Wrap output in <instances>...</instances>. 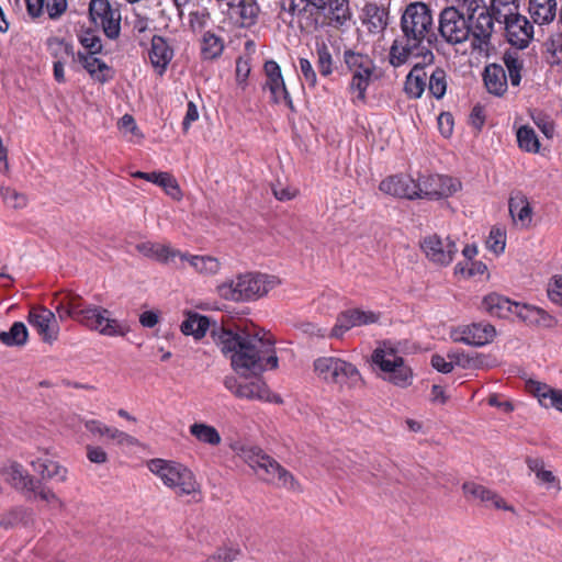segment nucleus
Here are the masks:
<instances>
[{"label": "nucleus", "mask_w": 562, "mask_h": 562, "mask_svg": "<svg viewBox=\"0 0 562 562\" xmlns=\"http://www.w3.org/2000/svg\"><path fill=\"white\" fill-rule=\"evenodd\" d=\"M327 9L328 24L335 29L347 26L352 19L348 0H330Z\"/></svg>", "instance_id": "nucleus-31"}, {"label": "nucleus", "mask_w": 562, "mask_h": 562, "mask_svg": "<svg viewBox=\"0 0 562 562\" xmlns=\"http://www.w3.org/2000/svg\"><path fill=\"white\" fill-rule=\"evenodd\" d=\"M429 93L436 99H442L447 91V74L446 71L437 67L432 70L428 81Z\"/></svg>", "instance_id": "nucleus-47"}, {"label": "nucleus", "mask_w": 562, "mask_h": 562, "mask_svg": "<svg viewBox=\"0 0 562 562\" xmlns=\"http://www.w3.org/2000/svg\"><path fill=\"white\" fill-rule=\"evenodd\" d=\"M268 394L269 390L266 383L260 379H256L250 382H241L236 397L246 400H269Z\"/></svg>", "instance_id": "nucleus-42"}, {"label": "nucleus", "mask_w": 562, "mask_h": 562, "mask_svg": "<svg viewBox=\"0 0 562 562\" xmlns=\"http://www.w3.org/2000/svg\"><path fill=\"white\" fill-rule=\"evenodd\" d=\"M487 9L493 13L496 21H501L518 13L519 0H491Z\"/></svg>", "instance_id": "nucleus-46"}, {"label": "nucleus", "mask_w": 562, "mask_h": 562, "mask_svg": "<svg viewBox=\"0 0 562 562\" xmlns=\"http://www.w3.org/2000/svg\"><path fill=\"white\" fill-rule=\"evenodd\" d=\"M1 196L5 205L12 209H22L27 203L24 194L9 187L1 189Z\"/></svg>", "instance_id": "nucleus-51"}, {"label": "nucleus", "mask_w": 562, "mask_h": 562, "mask_svg": "<svg viewBox=\"0 0 562 562\" xmlns=\"http://www.w3.org/2000/svg\"><path fill=\"white\" fill-rule=\"evenodd\" d=\"M317 68L322 76L328 77L333 74V56L325 43L316 45Z\"/></svg>", "instance_id": "nucleus-48"}, {"label": "nucleus", "mask_w": 562, "mask_h": 562, "mask_svg": "<svg viewBox=\"0 0 562 562\" xmlns=\"http://www.w3.org/2000/svg\"><path fill=\"white\" fill-rule=\"evenodd\" d=\"M438 127L443 137H449L453 131V116L449 112H443L438 117Z\"/></svg>", "instance_id": "nucleus-62"}, {"label": "nucleus", "mask_w": 562, "mask_h": 562, "mask_svg": "<svg viewBox=\"0 0 562 562\" xmlns=\"http://www.w3.org/2000/svg\"><path fill=\"white\" fill-rule=\"evenodd\" d=\"M212 336L232 368L239 374L259 375L268 369L278 368L274 344L270 338L251 334L245 329H227L214 325Z\"/></svg>", "instance_id": "nucleus-1"}, {"label": "nucleus", "mask_w": 562, "mask_h": 562, "mask_svg": "<svg viewBox=\"0 0 562 562\" xmlns=\"http://www.w3.org/2000/svg\"><path fill=\"white\" fill-rule=\"evenodd\" d=\"M504 64L508 71V78L513 87H518L521 81L522 60L517 52H506L503 56Z\"/></svg>", "instance_id": "nucleus-44"}, {"label": "nucleus", "mask_w": 562, "mask_h": 562, "mask_svg": "<svg viewBox=\"0 0 562 562\" xmlns=\"http://www.w3.org/2000/svg\"><path fill=\"white\" fill-rule=\"evenodd\" d=\"M31 467L37 472L42 480L57 479L65 482L67 479V469L61 467L58 462L49 459H36L30 462Z\"/></svg>", "instance_id": "nucleus-36"}, {"label": "nucleus", "mask_w": 562, "mask_h": 562, "mask_svg": "<svg viewBox=\"0 0 562 562\" xmlns=\"http://www.w3.org/2000/svg\"><path fill=\"white\" fill-rule=\"evenodd\" d=\"M487 267L482 261H465L464 263L459 262L454 267V273L456 274H462L468 278L475 277V276H482L486 272Z\"/></svg>", "instance_id": "nucleus-50"}, {"label": "nucleus", "mask_w": 562, "mask_h": 562, "mask_svg": "<svg viewBox=\"0 0 562 562\" xmlns=\"http://www.w3.org/2000/svg\"><path fill=\"white\" fill-rule=\"evenodd\" d=\"M434 25L430 9L424 2L409 3L401 16V32L391 48L390 64L393 67L404 65L412 55L423 56L425 65L434 61V54L424 43H431Z\"/></svg>", "instance_id": "nucleus-2"}, {"label": "nucleus", "mask_w": 562, "mask_h": 562, "mask_svg": "<svg viewBox=\"0 0 562 562\" xmlns=\"http://www.w3.org/2000/svg\"><path fill=\"white\" fill-rule=\"evenodd\" d=\"M47 0H25L27 14L32 19H37L43 15L46 10Z\"/></svg>", "instance_id": "nucleus-63"}, {"label": "nucleus", "mask_w": 562, "mask_h": 562, "mask_svg": "<svg viewBox=\"0 0 562 562\" xmlns=\"http://www.w3.org/2000/svg\"><path fill=\"white\" fill-rule=\"evenodd\" d=\"M4 475L15 490L23 493H35L41 486V480L31 476L19 463H12L4 469Z\"/></svg>", "instance_id": "nucleus-25"}, {"label": "nucleus", "mask_w": 562, "mask_h": 562, "mask_svg": "<svg viewBox=\"0 0 562 562\" xmlns=\"http://www.w3.org/2000/svg\"><path fill=\"white\" fill-rule=\"evenodd\" d=\"M190 434L200 442L215 447L222 441L217 429L204 423H194L189 428Z\"/></svg>", "instance_id": "nucleus-39"}, {"label": "nucleus", "mask_w": 562, "mask_h": 562, "mask_svg": "<svg viewBox=\"0 0 562 562\" xmlns=\"http://www.w3.org/2000/svg\"><path fill=\"white\" fill-rule=\"evenodd\" d=\"M516 303L501 294L491 293L483 299L482 308L492 316L507 318L514 315Z\"/></svg>", "instance_id": "nucleus-27"}, {"label": "nucleus", "mask_w": 562, "mask_h": 562, "mask_svg": "<svg viewBox=\"0 0 562 562\" xmlns=\"http://www.w3.org/2000/svg\"><path fill=\"white\" fill-rule=\"evenodd\" d=\"M136 249L145 257L167 263L175 257H180V250L171 248L169 245L145 241L136 246Z\"/></svg>", "instance_id": "nucleus-29"}, {"label": "nucleus", "mask_w": 562, "mask_h": 562, "mask_svg": "<svg viewBox=\"0 0 562 562\" xmlns=\"http://www.w3.org/2000/svg\"><path fill=\"white\" fill-rule=\"evenodd\" d=\"M548 295L552 302L562 305V276L553 278L548 289Z\"/></svg>", "instance_id": "nucleus-61"}, {"label": "nucleus", "mask_w": 562, "mask_h": 562, "mask_svg": "<svg viewBox=\"0 0 562 562\" xmlns=\"http://www.w3.org/2000/svg\"><path fill=\"white\" fill-rule=\"evenodd\" d=\"M460 189V182L449 176H419L416 180V199L437 200L451 196Z\"/></svg>", "instance_id": "nucleus-13"}, {"label": "nucleus", "mask_w": 562, "mask_h": 562, "mask_svg": "<svg viewBox=\"0 0 562 562\" xmlns=\"http://www.w3.org/2000/svg\"><path fill=\"white\" fill-rule=\"evenodd\" d=\"M224 40L213 33L206 31L201 38L200 54L203 60H213L218 58L224 50Z\"/></svg>", "instance_id": "nucleus-37"}, {"label": "nucleus", "mask_w": 562, "mask_h": 562, "mask_svg": "<svg viewBox=\"0 0 562 562\" xmlns=\"http://www.w3.org/2000/svg\"><path fill=\"white\" fill-rule=\"evenodd\" d=\"M148 58L155 71L162 76L173 58V48L160 35H154L148 50Z\"/></svg>", "instance_id": "nucleus-22"}, {"label": "nucleus", "mask_w": 562, "mask_h": 562, "mask_svg": "<svg viewBox=\"0 0 562 562\" xmlns=\"http://www.w3.org/2000/svg\"><path fill=\"white\" fill-rule=\"evenodd\" d=\"M427 72L425 66L416 64L406 76L404 90L412 99H419L426 88Z\"/></svg>", "instance_id": "nucleus-33"}, {"label": "nucleus", "mask_w": 562, "mask_h": 562, "mask_svg": "<svg viewBox=\"0 0 562 562\" xmlns=\"http://www.w3.org/2000/svg\"><path fill=\"white\" fill-rule=\"evenodd\" d=\"M514 315L529 325L544 324L549 318V315L542 308L518 302L516 303Z\"/></svg>", "instance_id": "nucleus-41"}, {"label": "nucleus", "mask_w": 562, "mask_h": 562, "mask_svg": "<svg viewBox=\"0 0 562 562\" xmlns=\"http://www.w3.org/2000/svg\"><path fill=\"white\" fill-rule=\"evenodd\" d=\"M29 330L24 323L14 322L8 331L0 333V341L9 347H22L26 344Z\"/></svg>", "instance_id": "nucleus-40"}, {"label": "nucleus", "mask_w": 562, "mask_h": 562, "mask_svg": "<svg viewBox=\"0 0 562 562\" xmlns=\"http://www.w3.org/2000/svg\"><path fill=\"white\" fill-rule=\"evenodd\" d=\"M487 245L494 252H503L505 249V238L499 229L493 228L490 233Z\"/></svg>", "instance_id": "nucleus-60"}, {"label": "nucleus", "mask_w": 562, "mask_h": 562, "mask_svg": "<svg viewBox=\"0 0 562 562\" xmlns=\"http://www.w3.org/2000/svg\"><path fill=\"white\" fill-rule=\"evenodd\" d=\"M229 18L235 25L250 29L258 23L260 7L256 0H228Z\"/></svg>", "instance_id": "nucleus-19"}, {"label": "nucleus", "mask_w": 562, "mask_h": 562, "mask_svg": "<svg viewBox=\"0 0 562 562\" xmlns=\"http://www.w3.org/2000/svg\"><path fill=\"white\" fill-rule=\"evenodd\" d=\"M89 13L95 25L102 27L110 40H115L121 33V12L109 0H90Z\"/></svg>", "instance_id": "nucleus-14"}, {"label": "nucleus", "mask_w": 562, "mask_h": 562, "mask_svg": "<svg viewBox=\"0 0 562 562\" xmlns=\"http://www.w3.org/2000/svg\"><path fill=\"white\" fill-rule=\"evenodd\" d=\"M67 8V0H47L45 12L50 20H57L66 12Z\"/></svg>", "instance_id": "nucleus-57"}, {"label": "nucleus", "mask_w": 562, "mask_h": 562, "mask_svg": "<svg viewBox=\"0 0 562 562\" xmlns=\"http://www.w3.org/2000/svg\"><path fill=\"white\" fill-rule=\"evenodd\" d=\"M495 335L496 330L493 325L488 323H473L456 329L452 338L454 341L481 347L491 342Z\"/></svg>", "instance_id": "nucleus-18"}, {"label": "nucleus", "mask_w": 562, "mask_h": 562, "mask_svg": "<svg viewBox=\"0 0 562 562\" xmlns=\"http://www.w3.org/2000/svg\"><path fill=\"white\" fill-rule=\"evenodd\" d=\"M439 33L450 45L463 44L471 37L469 13L467 16L456 7L445 8L439 14Z\"/></svg>", "instance_id": "nucleus-12"}, {"label": "nucleus", "mask_w": 562, "mask_h": 562, "mask_svg": "<svg viewBox=\"0 0 562 562\" xmlns=\"http://www.w3.org/2000/svg\"><path fill=\"white\" fill-rule=\"evenodd\" d=\"M504 23L508 43L518 49L526 48L533 36V25L528 19L515 13L504 19Z\"/></svg>", "instance_id": "nucleus-17"}, {"label": "nucleus", "mask_w": 562, "mask_h": 562, "mask_svg": "<svg viewBox=\"0 0 562 562\" xmlns=\"http://www.w3.org/2000/svg\"><path fill=\"white\" fill-rule=\"evenodd\" d=\"M528 10L535 23L549 24L557 15V0H529Z\"/></svg>", "instance_id": "nucleus-28"}, {"label": "nucleus", "mask_w": 562, "mask_h": 562, "mask_svg": "<svg viewBox=\"0 0 562 562\" xmlns=\"http://www.w3.org/2000/svg\"><path fill=\"white\" fill-rule=\"evenodd\" d=\"M314 372L326 384L338 385L340 389H356L363 384L357 367L338 357H319L314 360Z\"/></svg>", "instance_id": "nucleus-8"}, {"label": "nucleus", "mask_w": 562, "mask_h": 562, "mask_svg": "<svg viewBox=\"0 0 562 562\" xmlns=\"http://www.w3.org/2000/svg\"><path fill=\"white\" fill-rule=\"evenodd\" d=\"M239 554L240 550L238 548H222L205 562H233Z\"/></svg>", "instance_id": "nucleus-55"}, {"label": "nucleus", "mask_w": 562, "mask_h": 562, "mask_svg": "<svg viewBox=\"0 0 562 562\" xmlns=\"http://www.w3.org/2000/svg\"><path fill=\"white\" fill-rule=\"evenodd\" d=\"M532 122L548 138L552 139L555 135V124L553 120L543 112L536 111L531 114Z\"/></svg>", "instance_id": "nucleus-49"}, {"label": "nucleus", "mask_w": 562, "mask_h": 562, "mask_svg": "<svg viewBox=\"0 0 562 562\" xmlns=\"http://www.w3.org/2000/svg\"><path fill=\"white\" fill-rule=\"evenodd\" d=\"M149 182L161 187L172 199L179 200L181 198V191L177 180L168 172L154 171Z\"/></svg>", "instance_id": "nucleus-43"}, {"label": "nucleus", "mask_w": 562, "mask_h": 562, "mask_svg": "<svg viewBox=\"0 0 562 562\" xmlns=\"http://www.w3.org/2000/svg\"><path fill=\"white\" fill-rule=\"evenodd\" d=\"M401 351V344H394L390 340L383 341L374 349L371 359L381 371L387 373L386 379L391 383L405 387L412 383L413 373L400 356Z\"/></svg>", "instance_id": "nucleus-9"}, {"label": "nucleus", "mask_w": 562, "mask_h": 562, "mask_svg": "<svg viewBox=\"0 0 562 562\" xmlns=\"http://www.w3.org/2000/svg\"><path fill=\"white\" fill-rule=\"evenodd\" d=\"M344 64L351 78L348 90L353 94L352 103H363L367 100V91L375 78V63L368 55L353 49L344 52Z\"/></svg>", "instance_id": "nucleus-6"}, {"label": "nucleus", "mask_w": 562, "mask_h": 562, "mask_svg": "<svg viewBox=\"0 0 562 562\" xmlns=\"http://www.w3.org/2000/svg\"><path fill=\"white\" fill-rule=\"evenodd\" d=\"M263 68L267 76L265 88L269 89L272 101L274 103L284 101L293 110L292 99L286 90L280 66L274 60H268Z\"/></svg>", "instance_id": "nucleus-20"}, {"label": "nucleus", "mask_w": 562, "mask_h": 562, "mask_svg": "<svg viewBox=\"0 0 562 562\" xmlns=\"http://www.w3.org/2000/svg\"><path fill=\"white\" fill-rule=\"evenodd\" d=\"M299 67L301 77L304 81L311 87L314 88L317 85V76L316 72L307 58H299Z\"/></svg>", "instance_id": "nucleus-54"}, {"label": "nucleus", "mask_w": 562, "mask_h": 562, "mask_svg": "<svg viewBox=\"0 0 562 562\" xmlns=\"http://www.w3.org/2000/svg\"><path fill=\"white\" fill-rule=\"evenodd\" d=\"M330 0H280V9L289 13L291 16H303L313 8L319 11L327 9Z\"/></svg>", "instance_id": "nucleus-35"}, {"label": "nucleus", "mask_w": 562, "mask_h": 562, "mask_svg": "<svg viewBox=\"0 0 562 562\" xmlns=\"http://www.w3.org/2000/svg\"><path fill=\"white\" fill-rule=\"evenodd\" d=\"M181 260H186L195 272L204 276H214L221 269V262L212 256H198L188 252H180Z\"/></svg>", "instance_id": "nucleus-34"}, {"label": "nucleus", "mask_w": 562, "mask_h": 562, "mask_svg": "<svg viewBox=\"0 0 562 562\" xmlns=\"http://www.w3.org/2000/svg\"><path fill=\"white\" fill-rule=\"evenodd\" d=\"M420 246L426 257L440 266L450 265L458 252V247L453 239L449 236L442 238L437 234L425 237Z\"/></svg>", "instance_id": "nucleus-15"}, {"label": "nucleus", "mask_w": 562, "mask_h": 562, "mask_svg": "<svg viewBox=\"0 0 562 562\" xmlns=\"http://www.w3.org/2000/svg\"><path fill=\"white\" fill-rule=\"evenodd\" d=\"M448 359L452 360L453 366L457 364L463 369H471L477 366V360L464 352H449Z\"/></svg>", "instance_id": "nucleus-59"}, {"label": "nucleus", "mask_w": 562, "mask_h": 562, "mask_svg": "<svg viewBox=\"0 0 562 562\" xmlns=\"http://www.w3.org/2000/svg\"><path fill=\"white\" fill-rule=\"evenodd\" d=\"M27 322L43 341L53 342L57 339L59 326L55 314L50 310L44 306L32 307L29 312Z\"/></svg>", "instance_id": "nucleus-16"}, {"label": "nucleus", "mask_w": 562, "mask_h": 562, "mask_svg": "<svg viewBox=\"0 0 562 562\" xmlns=\"http://www.w3.org/2000/svg\"><path fill=\"white\" fill-rule=\"evenodd\" d=\"M381 192L395 198L415 200L418 196L416 180L408 175H393L380 182Z\"/></svg>", "instance_id": "nucleus-21"}, {"label": "nucleus", "mask_w": 562, "mask_h": 562, "mask_svg": "<svg viewBox=\"0 0 562 562\" xmlns=\"http://www.w3.org/2000/svg\"><path fill=\"white\" fill-rule=\"evenodd\" d=\"M463 491L467 495L472 496L475 499H480L487 506H493L498 509H507L502 497L481 484L467 482L463 484Z\"/></svg>", "instance_id": "nucleus-32"}, {"label": "nucleus", "mask_w": 562, "mask_h": 562, "mask_svg": "<svg viewBox=\"0 0 562 562\" xmlns=\"http://www.w3.org/2000/svg\"><path fill=\"white\" fill-rule=\"evenodd\" d=\"M276 285L273 277L263 273H241L217 285L218 295L234 302L251 301L267 294Z\"/></svg>", "instance_id": "nucleus-5"}, {"label": "nucleus", "mask_w": 562, "mask_h": 562, "mask_svg": "<svg viewBox=\"0 0 562 562\" xmlns=\"http://www.w3.org/2000/svg\"><path fill=\"white\" fill-rule=\"evenodd\" d=\"M517 142L519 148L527 153H538L540 149L539 138L533 128L528 125L518 128Z\"/></svg>", "instance_id": "nucleus-45"}, {"label": "nucleus", "mask_w": 562, "mask_h": 562, "mask_svg": "<svg viewBox=\"0 0 562 562\" xmlns=\"http://www.w3.org/2000/svg\"><path fill=\"white\" fill-rule=\"evenodd\" d=\"M379 318L380 314L374 313L372 311H363L360 308H350L342 311L341 313L338 314L335 326L331 328L330 333L328 334V337L339 339L351 328L374 324L379 321ZM307 326L311 328L308 330L312 335H316L319 337L327 336L326 329L316 328L312 324H308Z\"/></svg>", "instance_id": "nucleus-11"}, {"label": "nucleus", "mask_w": 562, "mask_h": 562, "mask_svg": "<svg viewBox=\"0 0 562 562\" xmlns=\"http://www.w3.org/2000/svg\"><path fill=\"white\" fill-rule=\"evenodd\" d=\"M362 24L371 34H382L389 24V12L375 2H367L362 9Z\"/></svg>", "instance_id": "nucleus-24"}, {"label": "nucleus", "mask_w": 562, "mask_h": 562, "mask_svg": "<svg viewBox=\"0 0 562 562\" xmlns=\"http://www.w3.org/2000/svg\"><path fill=\"white\" fill-rule=\"evenodd\" d=\"M60 321L72 318L82 326L109 337L125 336L128 326L110 317V311L101 306L85 305L78 295L67 296L56 307Z\"/></svg>", "instance_id": "nucleus-3"}, {"label": "nucleus", "mask_w": 562, "mask_h": 562, "mask_svg": "<svg viewBox=\"0 0 562 562\" xmlns=\"http://www.w3.org/2000/svg\"><path fill=\"white\" fill-rule=\"evenodd\" d=\"M114 77V70L105 61L97 65V69L91 71V78L100 83H106Z\"/></svg>", "instance_id": "nucleus-56"}, {"label": "nucleus", "mask_w": 562, "mask_h": 562, "mask_svg": "<svg viewBox=\"0 0 562 562\" xmlns=\"http://www.w3.org/2000/svg\"><path fill=\"white\" fill-rule=\"evenodd\" d=\"M210 325L209 317L194 313L182 322L180 328L184 335H192L195 339H200L205 336Z\"/></svg>", "instance_id": "nucleus-38"}, {"label": "nucleus", "mask_w": 562, "mask_h": 562, "mask_svg": "<svg viewBox=\"0 0 562 562\" xmlns=\"http://www.w3.org/2000/svg\"><path fill=\"white\" fill-rule=\"evenodd\" d=\"M469 13V29L471 32V47L483 49L491 44L494 32L495 16L485 5L484 0H472L467 9Z\"/></svg>", "instance_id": "nucleus-10"}, {"label": "nucleus", "mask_w": 562, "mask_h": 562, "mask_svg": "<svg viewBox=\"0 0 562 562\" xmlns=\"http://www.w3.org/2000/svg\"><path fill=\"white\" fill-rule=\"evenodd\" d=\"M105 431L108 432L105 437H108L109 439H112L117 445L133 446L137 442V440L133 436H131L117 428L110 427L109 429H105Z\"/></svg>", "instance_id": "nucleus-58"}, {"label": "nucleus", "mask_w": 562, "mask_h": 562, "mask_svg": "<svg viewBox=\"0 0 562 562\" xmlns=\"http://www.w3.org/2000/svg\"><path fill=\"white\" fill-rule=\"evenodd\" d=\"M483 80L487 91L496 97H502L507 91V75L501 65H487L484 69Z\"/></svg>", "instance_id": "nucleus-26"}, {"label": "nucleus", "mask_w": 562, "mask_h": 562, "mask_svg": "<svg viewBox=\"0 0 562 562\" xmlns=\"http://www.w3.org/2000/svg\"><path fill=\"white\" fill-rule=\"evenodd\" d=\"M508 207L514 222L519 223L521 227H527L530 224L532 209L526 195L520 192L513 194Z\"/></svg>", "instance_id": "nucleus-30"}, {"label": "nucleus", "mask_w": 562, "mask_h": 562, "mask_svg": "<svg viewBox=\"0 0 562 562\" xmlns=\"http://www.w3.org/2000/svg\"><path fill=\"white\" fill-rule=\"evenodd\" d=\"M528 391L538 398L539 404L544 408H555L562 413V390L554 389L546 383L528 381Z\"/></svg>", "instance_id": "nucleus-23"}, {"label": "nucleus", "mask_w": 562, "mask_h": 562, "mask_svg": "<svg viewBox=\"0 0 562 562\" xmlns=\"http://www.w3.org/2000/svg\"><path fill=\"white\" fill-rule=\"evenodd\" d=\"M147 467L167 487L172 488L180 496L192 495L200 491V484L193 472L179 462L151 459Z\"/></svg>", "instance_id": "nucleus-7"}, {"label": "nucleus", "mask_w": 562, "mask_h": 562, "mask_svg": "<svg viewBox=\"0 0 562 562\" xmlns=\"http://www.w3.org/2000/svg\"><path fill=\"white\" fill-rule=\"evenodd\" d=\"M209 18H210V13L206 12L205 10L194 11L189 14V22H190L191 27L194 31L202 30L205 26Z\"/></svg>", "instance_id": "nucleus-64"}, {"label": "nucleus", "mask_w": 562, "mask_h": 562, "mask_svg": "<svg viewBox=\"0 0 562 562\" xmlns=\"http://www.w3.org/2000/svg\"><path fill=\"white\" fill-rule=\"evenodd\" d=\"M80 44L88 50L87 54H98L102 50L101 40L92 31H87L80 36Z\"/></svg>", "instance_id": "nucleus-53"}, {"label": "nucleus", "mask_w": 562, "mask_h": 562, "mask_svg": "<svg viewBox=\"0 0 562 562\" xmlns=\"http://www.w3.org/2000/svg\"><path fill=\"white\" fill-rule=\"evenodd\" d=\"M547 52L552 56V63H562V33L552 34L546 43Z\"/></svg>", "instance_id": "nucleus-52"}, {"label": "nucleus", "mask_w": 562, "mask_h": 562, "mask_svg": "<svg viewBox=\"0 0 562 562\" xmlns=\"http://www.w3.org/2000/svg\"><path fill=\"white\" fill-rule=\"evenodd\" d=\"M240 456L263 481L292 492L301 491V485L293 474L260 448H243Z\"/></svg>", "instance_id": "nucleus-4"}]
</instances>
